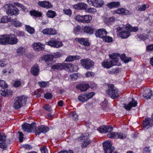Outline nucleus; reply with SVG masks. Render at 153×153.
<instances>
[{
	"mask_svg": "<svg viewBox=\"0 0 153 153\" xmlns=\"http://www.w3.org/2000/svg\"><path fill=\"white\" fill-rule=\"evenodd\" d=\"M147 37V35L146 34L145 35L137 36V39L138 40L140 41L141 40H145L146 39Z\"/></svg>",
	"mask_w": 153,
	"mask_h": 153,
	"instance_id": "obj_49",
	"label": "nucleus"
},
{
	"mask_svg": "<svg viewBox=\"0 0 153 153\" xmlns=\"http://www.w3.org/2000/svg\"><path fill=\"white\" fill-rule=\"evenodd\" d=\"M89 135L90 134H89L86 133L82 135L81 136L82 139L84 140L82 145V147L83 148L86 147L91 142V140H89L88 139V137Z\"/></svg>",
	"mask_w": 153,
	"mask_h": 153,
	"instance_id": "obj_11",
	"label": "nucleus"
},
{
	"mask_svg": "<svg viewBox=\"0 0 153 153\" xmlns=\"http://www.w3.org/2000/svg\"><path fill=\"white\" fill-rule=\"evenodd\" d=\"M103 67L108 69L109 68L113 66V62L110 59L104 60L102 63Z\"/></svg>",
	"mask_w": 153,
	"mask_h": 153,
	"instance_id": "obj_22",
	"label": "nucleus"
},
{
	"mask_svg": "<svg viewBox=\"0 0 153 153\" xmlns=\"http://www.w3.org/2000/svg\"><path fill=\"white\" fill-rule=\"evenodd\" d=\"M149 92L147 95H143V98L145 99H148L151 98V97L152 96V92L150 90H149Z\"/></svg>",
	"mask_w": 153,
	"mask_h": 153,
	"instance_id": "obj_52",
	"label": "nucleus"
},
{
	"mask_svg": "<svg viewBox=\"0 0 153 153\" xmlns=\"http://www.w3.org/2000/svg\"><path fill=\"white\" fill-rule=\"evenodd\" d=\"M110 142L106 141L103 143V149L105 153H112L114 149V147Z\"/></svg>",
	"mask_w": 153,
	"mask_h": 153,
	"instance_id": "obj_7",
	"label": "nucleus"
},
{
	"mask_svg": "<svg viewBox=\"0 0 153 153\" xmlns=\"http://www.w3.org/2000/svg\"><path fill=\"white\" fill-rule=\"evenodd\" d=\"M7 88H3L1 91H0V94L2 96H5L11 94V91L7 89Z\"/></svg>",
	"mask_w": 153,
	"mask_h": 153,
	"instance_id": "obj_34",
	"label": "nucleus"
},
{
	"mask_svg": "<svg viewBox=\"0 0 153 153\" xmlns=\"http://www.w3.org/2000/svg\"><path fill=\"white\" fill-rule=\"evenodd\" d=\"M92 19V17L90 15H83V23H89L90 22Z\"/></svg>",
	"mask_w": 153,
	"mask_h": 153,
	"instance_id": "obj_38",
	"label": "nucleus"
},
{
	"mask_svg": "<svg viewBox=\"0 0 153 153\" xmlns=\"http://www.w3.org/2000/svg\"><path fill=\"white\" fill-rule=\"evenodd\" d=\"M7 85L6 84L5 82L3 80H0V87L2 88L7 87Z\"/></svg>",
	"mask_w": 153,
	"mask_h": 153,
	"instance_id": "obj_60",
	"label": "nucleus"
},
{
	"mask_svg": "<svg viewBox=\"0 0 153 153\" xmlns=\"http://www.w3.org/2000/svg\"><path fill=\"white\" fill-rule=\"evenodd\" d=\"M6 136L3 132H0V141L4 142L6 139Z\"/></svg>",
	"mask_w": 153,
	"mask_h": 153,
	"instance_id": "obj_51",
	"label": "nucleus"
},
{
	"mask_svg": "<svg viewBox=\"0 0 153 153\" xmlns=\"http://www.w3.org/2000/svg\"><path fill=\"white\" fill-rule=\"evenodd\" d=\"M89 4L96 7H100L104 4V1L102 0H87Z\"/></svg>",
	"mask_w": 153,
	"mask_h": 153,
	"instance_id": "obj_12",
	"label": "nucleus"
},
{
	"mask_svg": "<svg viewBox=\"0 0 153 153\" xmlns=\"http://www.w3.org/2000/svg\"><path fill=\"white\" fill-rule=\"evenodd\" d=\"M107 136L108 138H114L122 139H125L126 137V135L125 134H123L120 132H111L108 133L107 134Z\"/></svg>",
	"mask_w": 153,
	"mask_h": 153,
	"instance_id": "obj_8",
	"label": "nucleus"
},
{
	"mask_svg": "<svg viewBox=\"0 0 153 153\" xmlns=\"http://www.w3.org/2000/svg\"><path fill=\"white\" fill-rule=\"evenodd\" d=\"M149 7V5L148 4H142L138 5L136 9L138 11H142L146 10Z\"/></svg>",
	"mask_w": 153,
	"mask_h": 153,
	"instance_id": "obj_33",
	"label": "nucleus"
},
{
	"mask_svg": "<svg viewBox=\"0 0 153 153\" xmlns=\"http://www.w3.org/2000/svg\"><path fill=\"white\" fill-rule=\"evenodd\" d=\"M67 68L66 71L70 72L76 71L78 70V68L77 66L73 65L70 63H67Z\"/></svg>",
	"mask_w": 153,
	"mask_h": 153,
	"instance_id": "obj_29",
	"label": "nucleus"
},
{
	"mask_svg": "<svg viewBox=\"0 0 153 153\" xmlns=\"http://www.w3.org/2000/svg\"><path fill=\"white\" fill-rule=\"evenodd\" d=\"M82 65L86 69H90L94 65V62L89 59H82L80 61Z\"/></svg>",
	"mask_w": 153,
	"mask_h": 153,
	"instance_id": "obj_9",
	"label": "nucleus"
},
{
	"mask_svg": "<svg viewBox=\"0 0 153 153\" xmlns=\"http://www.w3.org/2000/svg\"><path fill=\"white\" fill-rule=\"evenodd\" d=\"M117 30L119 32V36L122 39L126 38L130 35V32L126 27L125 28L118 27Z\"/></svg>",
	"mask_w": 153,
	"mask_h": 153,
	"instance_id": "obj_6",
	"label": "nucleus"
},
{
	"mask_svg": "<svg viewBox=\"0 0 153 153\" xmlns=\"http://www.w3.org/2000/svg\"><path fill=\"white\" fill-rule=\"evenodd\" d=\"M63 11L65 14L69 16H71L72 14L71 10L70 9H64Z\"/></svg>",
	"mask_w": 153,
	"mask_h": 153,
	"instance_id": "obj_53",
	"label": "nucleus"
},
{
	"mask_svg": "<svg viewBox=\"0 0 153 153\" xmlns=\"http://www.w3.org/2000/svg\"><path fill=\"white\" fill-rule=\"evenodd\" d=\"M89 87L88 84H82L76 86V88L79 89L81 91H86Z\"/></svg>",
	"mask_w": 153,
	"mask_h": 153,
	"instance_id": "obj_32",
	"label": "nucleus"
},
{
	"mask_svg": "<svg viewBox=\"0 0 153 153\" xmlns=\"http://www.w3.org/2000/svg\"><path fill=\"white\" fill-rule=\"evenodd\" d=\"M78 100L80 102H84L88 100V98L86 97L85 94L80 95L78 97Z\"/></svg>",
	"mask_w": 153,
	"mask_h": 153,
	"instance_id": "obj_41",
	"label": "nucleus"
},
{
	"mask_svg": "<svg viewBox=\"0 0 153 153\" xmlns=\"http://www.w3.org/2000/svg\"><path fill=\"white\" fill-rule=\"evenodd\" d=\"M11 21L12 25L16 27H20L22 26V23L18 21L16 18L11 19Z\"/></svg>",
	"mask_w": 153,
	"mask_h": 153,
	"instance_id": "obj_36",
	"label": "nucleus"
},
{
	"mask_svg": "<svg viewBox=\"0 0 153 153\" xmlns=\"http://www.w3.org/2000/svg\"><path fill=\"white\" fill-rule=\"evenodd\" d=\"M27 99V98L24 95L15 98L13 105L14 108L17 109L21 108L25 104Z\"/></svg>",
	"mask_w": 153,
	"mask_h": 153,
	"instance_id": "obj_3",
	"label": "nucleus"
},
{
	"mask_svg": "<svg viewBox=\"0 0 153 153\" xmlns=\"http://www.w3.org/2000/svg\"><path fill=\"white\" fill-rule=\"evenodd\" d=\"M39 85L41 87H45L47 86V83L44 82H40L38 83Z\"/></svg>",
	"mask_w": 153,
	"mask_h": 153,
	"instance_id": "obj_62",
	"label": "nucleus"
},
{
	"mask_svg": "<svg viewBox=\"0 0 153 153\" xmlns=\"http://www.w3.org/2000/svg\"><path fill=\"white\" fill-rule=\"evenodd\" d=\"M38 4L40 6L46 8H49L52 6L50 2L47 1H39L38 2Z\"/></svg>",
	"mask_w": 153,
	"mask_h": 153,
	"instance_id": "obj_26",
	"label": "nucleus"
},
{
	"mask_svg": "<svg viewBox=\"0 0 153 153\" xmlns=\"http://www.w3.org/2000/svg\"><path fill=\"white\" fill-rule=\"evenodd\" d=\"M41 153H48L47 149L45 147H42L40 148Z\"/></svg>",
	"mask_w": 153,
	"mask_h": 153,
	"instance_id": "obj_64",
	"label": "nucleus"
},
{
	"mask_svg": "<svg viewBox=\"0 0 153 153\" xmlns=\"http://www.w3.org/2000/svg\"><path fill=\"white\" fill-rule=\"evenodd\" d=\"M26 31L30 34L34 33L35 30L34 28L29 25H26L25 26Z\"/></svg>",
	"mask_w": 153,
	"mask_h": 153,
	"instance_id": "obj_43",
	"label": "nucleus"
},
{
	"mask_svg": "<svg viewBox=\"0 0 153 153\" xmlns=\"http://www.w3.org/2000/svg\"><path fill=\"white\" fill-rule=\"evenodd\" d=\"M107 33V32L103 28L98 29L95 32V36L97 37L101 38L102 39Z\"/></svg>",
	"mask_w": 153,
	"mask_h": 153,
	"instance_id": "obj_17",
	"label": "nucleus"
},
{
	"mask_svg": "<svg viewBox=\"0 0 153 153\" xmlns=\"http://www.w3.org/2000/svg\"><path fill=\"white\" fill-rule=\"evenodd\" d=\"M21 85V82L19 80H17L14 81L13 86L15 87H19Z\"/></svg>",
	"mask_w": 153,
	"mask_h": 153,
	"instance_id": "obj_56",
	"label": "nucleus"
},
{
	"mask_svg": "<svg viewBox=\"0 0 153 153\" xmlns=\"http://www.w3.org/2000/svg\"><path fill=\"white\" fill-rule=\"evenodd\" d=\"M143 125L144 128L147 129L153 125V121L151 118H146L143 121Z\"/></svg>",
	"mask_w": 153,
	"mask_h": 153,
	"instance_id": "obj_15",
	"label": "nucleus"
},
{
	"mask_svg": "<svg viewBox=\"0 0 153 153\" xmlns=\"http://www.w3.org/2000/svg\"><path fill=\"white\" fill-rule=\"evenodd\" d=\"M54 63V62H52L51 63H47V66L48 67H51L53 69L65 70L66 71L67 63H58L53 65Z\"/></svg>",
	"mask_w": 153,
	"mask_h": 153,
	"instance_id": "obj_5",
	"label": "nucleus"
},
{
	"mask_svg": "<svg viewBox=\"0 0 153 153\" xmlns=\"http://www.w3.org/2000/svg\"><path fill=\"white\" fill-rule=\"evenodd\" d=\"M8 35H1L0 36V44L5 45L8 44Z\"/></svg>",
	"mask_w": 153,
	"mask_h": 153,
	"instance_id": "obj_30",
	"label": "nucleus"
},
{
	"mask_svg": "<svg viewBox=\"0 0 153 153\" xmlns=\"http://www.w3.org/2000/svg\"><path fill=\"white\" fill-rule=\"evenodd\" d=\"M109 56L112 59V60L113 62V65H118V62L119 59L118 57H120V55L119 54L117 53L116 54L113 53L112 54H109Z\"/></svg>",
	"mask_w": 153,
	"mask_h": 153,
	"instance_id": "obj_21",
	"label": "nucleus"
},
{
	"mask_svg": "<svg viewBox=\"0 0 153 153\" xmlns=\"http://www.w3.org/2000/svg\"><path fill=\"white\" fill-rule=\"evenodd\" d=\"M77 56H69L67 57L65 60L66 62H71L75 60Z\"/></svg>",
	"mask_w": 153,
	"mask_h": 153,
	"instance_id": "obj_44",
	"label": "nucleus"
},
{
	"mask_svg": "<svg viewBox=\"0 0 153 153\" xmlns=\"http://www.w3.org/2000/svg\"><path fill=\"white\" fill-rule=\"evenodd\" d=\"M72 7L75 9L84 10L86 9L87 5L83 2H80L73 5Z\"/></svg>",
	"mask_w": 153,
	"mask_h": 153,
	"instance_id": "obj_20",
	"label": "nucleus"
},
{
	"mask_svg": "<svg viewBox=\"0 0 153 153\" xmlns=\"http://www.w3.org/2000/svg\"><path fill=\"white\" fill-rule=\"evenodd\" d=\"M39 67L37 64L33 65L31 69V73L34 76H38L39 74Z\"/></svg>",
	"mask_w": 153,
	"mask_h": 153,
	"instance_id": "obj_25",
	"label": "nucleus"
},
{
	"mask_svg": "<svg viewBox=\"0 0 153 153\" xmlns=\"http://www.w3.org/2000/svg\"><path fill=\"white\" fill-rule=\"evenodd\" d=\"M36 124L35 123H33L31 124L25 123L22 125V128L24 131L31 132L35 131L36 135H39L41 133H46L49 130L48 127L42 125L39 126L37 129H36Z\"/></svg>",
	"mask_w": 153,
	"mask_h": 153,
	"instance_id": "obj_1",
	"label": "nucleus"
},
{
	"mask_svg": "<svg viewBox=\"0 0 153 153\" xmlns=\"http://www.w3.org/2000/svg\"><path fill=\"white\" fill-rule=\"evenodd\" d=\"M45 44L46 45L56 48L63 46V44L62 42L53 39L49 42H46Z\"/></svg>",
	"mask_w": 153,
	"mask_h": 153,
	"instance_id": "obj_10",
	"label": "nucleus"
},
{
	"mask_svg": "<svg viewBox=\"0 0 153 153\" xmlns=\"http://www.w3.org/2000/svg\"><path fill=\"white\" fill-rule=\"evenodd\" d=\"M70 77L73 80H75L78 77V74L76 73H74L70 75Z\"/></svg>",
	"mask_w": 153,
	"mask_h": 153,
	"instance_id": "obj_59",
	"label": "nucleus"
},
{
	"mask_svg": "<svg viewBox=\"0 0 153 153\" xmlns=\"http://www.w3.org/2000/svg\"><path fill=\"white\" fill-rule=\"evenodd\" d=\"M30 13L31 16L36 17H40L42 15V13L41 12L34 10L30 11Z\"/></svg>",
	"mask_w": 153,
	"mask_h": 153,
	"instance_id": "obj_39",
	"label": "nucleus"
},
{
	"mask_svg": "<svg viewBox=\"0 0 153 153\" xmlns=\"http://www.w3.org/2000/svg\"><path fill=\"white\" fill-rule=\"evenodd\" d=\"M2 9L3 10H6L7 14L10 16H17L19 13V10L11 4L4 5Z\"/></svg>",
	"mask_w": 153,
	"mask_h": 153,
	"instance_id": "obj_2",
	"label": "nucleus"
},
{
	"mask_svg": "<svg viewBox=\"0 0 153 153\" xmlns=\"http://www.w3.org/2000/svg\"><path fill=\"white\" fill-rule=\"evenodd\" d=\"M13 72V70L12 69H5L2 72V74H7Z\"/></svg>",
	"mask_w": 153,
	"mask_h": 153,
	"instance_id": "obj_54",
	"label": "nucleus"
},
{
	"mask_svg": "<svg viewBox=\"0 0 153 153\" xmlns=\"http://www.w3.org/2000/svg\"><path fill=\"white\" fill-rule=\"evenodd\" d=\"M102 39L103 41L107 42H111L113 41V38L112 37L106 36H105Z\"/></svg>",
	"mask_w": 153,
	"mask_h": 153,
	"instance_id": "obj_46",
	"label": "nucleus"
},
{
	"mask_svg": "<svg viewBox=\"0 0 153 153\" xmlns=\"http://www.w3.org/2000/svg\"><path fill=\"white\" fill-rule=\"evenodd\" d=\"M83 16L78 15L74 16V19L75 20L78 22H82L83 21Z\"/></svg>",
	"mask_w": 153,
	"mask_h": 153,
	"instance_id": "obj_47",
	"label": "nucleus"
},
{
	"mask_svg": "<svg viewBox=\"0 0 153 153\" xmlns=\"http://www.w3.org/2000/svg\"><path fill=\"white\" fill-rule=\"evenodd\" d=\"M113 128L111 126H103L99 128L98 130L101 133H106L107 132H111Z\"/></svg>",
	"mask_w": 153,
	"mask_h": 153,
	"instance_id": "obj_16",
	"label": "nucleus"
},
{
	"mask_svg": "<svg viewBox=\"0 0 153 153\" xmlns=\"http://www.w3.org/2000/svg\"><path fill=\"white\" fill-rule=\"evenodd\" d=\"M106 5L110 9L116 8L120 6V3L119 1H113L108 3Z\"/></svg>",
	"mask_w": 153,
	"mask_h": 153,
	"instance_id": "obj_28",
	"label": "nucleus"
},
{
	"mask_svg": "<svg viewBox=\"0 0 153 153\" xmlns=\"http://www.w3.org/2000/svg\"><path fill=\"white\" fill-rule=\"evenodd\" d=\"M8 44L15 45L18 42L16 36L14 34H8Z\"/></svg>",
	"mask_w": 153,
	"mask_h": 153,
	"instance_id": "obj_14",
	"label": "nucleus"
},
{
	"mask_svg": "<svg viewBox=\"0 0 153 153\" xmlns=\"http://www.w3.org/2000/svg\"><path fill=\"white\" fill-rule=\"evenodd\" d=\"M74 32L76 34H78L82 32V30L80 26L77 25L74 27Z\"/></svg>",
	"mask_w": 153,
	"mask_h": 153,
	"instance_id": "obj_42",
	"label": "nucleus"
},
{
	"mask_svg": "<svg viewBox=\"0 0 153 153\" xmlns=\"http://www.w3.org/2000/svg\"><path fill=\"white\" fill-rule=\"evenodd\" d=\"M8 22V18L7 16H4L2 17L1 19L0 23H6Z\"/></svg>",
	"mask_w": 153,
	"mask_h": 153,
	"instance_id": "obj_57",
	"label": "nucleus"
},
{
	"mask_svg": "<svg viewBox=\"0 0 153 153\" xmlns=\"http://www.w3.org/2000/svg\"><path fill=\"white\" fill-rule=\"evenodd\" d=\"M126 28H128V30L131 32H137L138 30L137 27H132L128 24H126Z\"/></svg>",
	"mask_w": 153,
	"mask_h": 153,
	"instance_id": "obj_37",
	"label": "nucleus"
},
{
	"mask_svg": "<svg viewBox=\"0 0 153 153\" xmlns=\"http://www.w3.org/2000/svg\"><path fill=\"white\" fill-rule=\"evenodd\" d=\"M33 46L34 50L36 51H42L44 49L45 45L40 42H37L33 43Z\"/></svg>",
	"mask_w": 153,
	"mask_h": 153,
	"instance_id": "obj_23",
	"label": "nucleus"
},
{
	"mask_svg": "<svg viewBox=\"0 0 153 153\" xmlns=\"http://www.w3.org/2000/svg\"><path fill=\"white\" fill-rule=\"evenodd\" d=\"M75 40L78 41L80 44L83 45L84 46H88L90 44L88 39L86 38H76L75 39Z\"/></svg>",
	"mask_w": 153,
	"mask_h": 153,
	"instance_id": "obj_24",
	"label": "nucleus"
},
{
	"mask_svg": "<svg viewBox=\"0 0 153 153\" xmlns=\"http://www.w3.org/2000/svg\"><path fill=\"white\" fill-rule=\"evenodd\" d=\"M43 108L48 111H51V107L49 105L45 104L43 106Z\"/></svg>",
	"mask_w": 153,
	"mask_h": 153,
	"instance_id": "obj_58",
	"label": "nucleus"
},
{
	"mask_svg": "<svg viewBox=\"0 0 153 153\" xmlns=\"http://www.w3.org/2000/svg\"><path fill=\"white\" fill-rule=\"evenodd\" d=\"M112 13L122 15H129L131 14L129 10L123 8H120L115 10L113 11Z\"/></svg>",
	"mask_w": 153,
	"mask_h": 153,
	"instance_id": "obj_13",
	"label": "nucleus"
},
{
	"mask_svg": "<svg viewBox=\"0 0 153 153\" xmlns=\"http://www.w3.org/2000/svg\"><path fill=\"white\" fill-rule=\"evenodd\" d=\"M117 20L116 18L114 16H111L108 18H105L104 20V22L108 25L113 23Z\"/></svg>",
	"mask_w": 153,
	"mask_h": 153,
	"instance_id": "obj_35",
	"label": "nucleus"
},
{
	"mask_svg": "<svg viewBox=\"0 0 153 153\" xmlns=\"http://www.w3.org/2000/svg\"><path fill=\"white\" fill-rule=\"evenodd\" d=\"M86 97L88 98V100L91 98L95 95V93L94 92L87 93L85 94Z\"/></svg>",
	"mask_w": 153,
	"mask_h": 153,
	"instance_id": "obj_50",
	"label": "nucleus"
},
{
	"mask_svg": "<svg viewBox=\"0 0 153 153\" xmlns=\"http://www.w3.org/2000/svg\"><path fill=\"white\" fill-rule=\"evenodd\" d=\"M14 4L15 6L21 8L23 10L25 11H28V9L27 8L25 7L22 4H19V3H14Z\"/></svg>",
	"mask_w": 153,
	"mask_h": 153,
	"instance_id": "obj_45",
	"label": "nucleus"
},
{
	"mask_svg": "<svg viewBox=\"0 0 153 153\" xmlns=\"http://www.w3.org/2000/svg\"><path fill=\"white\" fill-rule=\"evenodd\" d=\"M83 32L91 34H92L95 30L94 28L89 26H84L83 28Z\"/></svg>",
	"mask_w": 153,
	"mask_h": 153,
	"instance_id": "obj_31",
	"label": "nucleus"
},
{
	"mask_svg": "<svg viewBox=\"0 0 153 153\" xmlns=\"http://www.w3.org/2000/svg\"><path fill=\"white\" fill-rule=\"evenodd\" d=\"M146 49L148 51H153V44L148 45L146 47Z\"/></svg>",
	"mask_w": 153,
	"mask_h": 153,
	"instance_id": "obj_63",
	"label": "nucleus"
},
{
	"mask_svg": "<svg viewBox=\"0 0 153 153\" xmlns=\"http://www.w3.org/2000/svg\"><path fill=\"white\" fill-rule=\"evenodd\" d=\"M54 58V56L52 55L51 54H48L45 55L43 56L41 58V59L42 60H44V61L46 62H47L46 63L47 64V63H51L52 62V61L53 59Z\"/></svg>",
	"mask_w": 153,
	"mask_h": 153,
	"instance_id": "obj_27",
	"label": "nucleus"
},
{
	"mask_svg": "<svg viewBox=\"0 0 153 153\" xmlns=\"http://www.w3.org/2000/svg\"><path fill=\"white\" fill-rule=\"evenodd\" d=\"M46 15L48 18H53L56 16V13L54 11L49 10L47 12Z\"/></svg>",
	"mask_w": 153,
	"mask_h": 153,
	"instance_id": "obj_40",
	"label": "nucleus"
},
{
	"mask_svg": "<svg viewBox=\"0 0 153 153\" xmlns=\"http://www.w3.org/2000/svg\"><path fill=\"white\" fill-rule=\"evenodd\" d=\"M87 11L89 13H94L96 12V10L93 8H88L87 9Z\"/></svg>",
	"mask_w": 153,
	"mask_h": 153,
	"instance_id": "obj_61",
	"label": "nucleus"
},
{
	"mask_svg": "<svg viewBox=\"0 0 153 153\" xmlns=\"http://www.w3.org/2000/svg\"><path fill=\"white\" fill-rule=\"evenodd\" d=\"M42 32L45 35H54L57 33V31L55 29L52 28H47L44 29Z\"/></svg>",
	"mask_w": 153,
	"mask_h": 153,
	"instance_id": "obj_18",
	"label": "nucleus"
},
{
	"mask_svg": "<svg viewBox=\"0 0 153 153\" xmlns=\"http://www.w3.org/2000/svg\"><path fill=\"white\" fill-rule=\"evenodd\" d=\"M107 93L112 99H115L119 97L120 91L113 85H108Z\"/></svg>",
	"mask_w": 153,
	"mask_h": 153,
	"instance_id": "obj_4",
	"label": "nucleus"
},
{
	"mask_svg": "<svg viewBox=\"0 0 153 153\" xmlns=\"http://www.w3.org/2000/svg\"><path fill=\"white\" fill-rule=\"evenodd\" d=\"M94 73L91 71H88L85 74L86 77H92L94 75Z\"/></svg>",
	"mask_w": 153,
	"mask_h": 153,
	"instance_id": "obj_55",
	"label": "nucleus"
},
{
	"mask_svg": "<svg viewBox=\"0 0 153 153\" xmlns=\"http://www.w3.org/2000/svg\"><path fill=\"white\" fill-rule=\"evenodd\" d=\"M137 102L132 98V101L130 102L128 104H124V107L126 110L129 111L132 107L137 106Z\"/></svg>",
	"mask_w": 153,
	"mask_h": 153,
	"instance_id": "obj_19",
	"label": "nucleus"
},
{
	"mask_svg": "<svg viewBox=\"0 0 153 153\" xmlns=\"http://www.w3.org/2000/svg\"><path fill=\"white\" fill-rule=\"evenodd\" d=\"M25 51V49L22 47H20L17 49V53L19 55H21L24 53Z\"/></svg>",
	"mask_w": 153,
	"mask_h": 153,
	"instance_id": "obj_48",
	"label": "nucleus"
}]
</instances>
